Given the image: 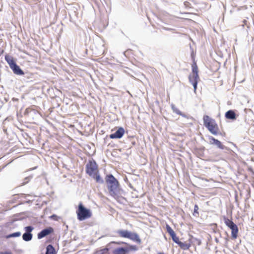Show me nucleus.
Segmentation results:
<instances>
[{
  "instance_id": "28",
  "label": "nucleus",
  "mask_w": 254,
  "mask_h": 254,
  "mask_svg": "<svg viewBox=\"0 0 254 254\" xmlns=\"http://www.w3.org/2000/svg\"><path fill=\"white\" fill-rule=\"evenodd\" d=\"M0 254H12L11 252L6 251L4 252H0Z\"/></svg>"
},
{
  "instance_id": "16",
  "label": "nucleus",
  "mask_w": 254,
  "mask_h": 254,
  "mask_svg": "<svg viewBox=\"0 0 254 254\" xmlns=\"http://www.w3.org/2000/svg\"><path fill=\"white\" fill-rule=\"evenodd\" d=\"M210 140L212 141L211 143L215 144L219 148L221 149H223L224 148V145L222 144V143L218 140V139H215L213 137L211 136L209 138Z\"/></svg>"
},
{
  "instance_id": "23",
  "label": "nucleus",
  "mask_w": 254,
  "mask_h": 254,
  "mask_svg": "<svg viewBox=\"0 0 254 254\" xmlns=\"http://www.w3.org/2000/svg\"><path fill=\"white\" fill-rule=\"evenodd\" d=\"M210 226L213 227V232L214 233H215L216 232V229H217V224H215V223H213V224H210Z\"/></svg>"
},
{
  "instance_id": "9",
  "label": "nucleus",
  "mask_w": 254,
  "mask_h": 254,
  "mask_svg": "<svg viewBox=\"0 0 254 254\" xmlns=\"http://www.w3.org/2000/svg\"><path fill=\"white\" fill-rule=\"evenodd\" d=\"M135 246L131 245L128 248H118L113 251L114 254H127L129 250H136Z\"/></svg>"
},
{
  "instance_id": "24",
  "label": "nucleus",
  "mask_w": 254,
  "mask_h": 254,
  "mask_svg": "<svg viewBox=\"0 0 254 254\" xmlns=\"http://www.w3.org/2000/svg\"><path fill=\"white\" fill-rule=\"evenodd\" d=\"M112 243L116 245L127 244L126 243L124 242H112Z\"/></svg>"
},
{
  "instance_id": "11",
  "label": "nucleus",
  "mask_w": 254,
  "mask_h": 254,
  "mask_svg": "<svg viewBox=\"0 0 254 254\" xmlns=\"http://www.w3.org/2000/svg\"><path fill=\"white\" fill-rule=\"evenodd\" d=\"M166 229L167 232L169 233L170 236L171 237L173 241L175 243L179 245V243L181 241H180L179 237L176 236L175 232L172 229V228L168 224H167L166 225Z\"/></svg>"
},
{
  "instance_id": "29",
  "label": "nucleus",
  "mask_w": 254,
  "mask_h": 254,
  "mask_svg": "<svg viewBox=\"0 0 254 254\" xmlns=\"http://www.w3.org/2000/svg\"><path fill=\"white\" fill-rule=\"evenodd\" d=\"M191 41H192V44H191L190 43H189L190 48H191L192 46H195V42L193 41H192V40H191Z\"/></svg>"
},
{
  "instance_id": "20",
  "label": "nucleus",
  "mask_w": 254,
  "mask_h": 254,
  "mask_svg": "<svg viewBox=\"0 0 254 254\" xmlns=\"http://www.w3.org/2000/svg\"><path fill=\"white\" fill-rule=\"evenodd\" d=\"M20 235H21V233L19 232H15V233L10 234L9 235H6L5 236V238L9 239L11 237H19L20 236Z\"/></svg>"
},
{
  "instance_id": "26",
  "label": "nucleus",
  "mask_w": 254,
  "mask_h": 254,
  "mask_svg": "<svg viewBox=\"0 0 254 254\" xmlns=\"http://www.w3.org/2000/svg\"><path fill=\"white\" fill-rule=\"evenodd\" d=\"M191 59L192 60V63L196 62V61L195 60V54L193 52H192V53L191 54Z\"/></svg>"
},
{
  "instance_id": "7",
  "label": "nucleus",
  "mask_w": 254,
  "mask_h": 254,
  "mask_svg": "<svg viewBox=\"0 0 254 254\" xmlns=\"http://www.w3.org/2000/svg\"><path fill=\"white\" fill-rule=\"evenodd\" d=\"M5 60L15 74L18 75H22L24 74L23 71L15 63V62L12 57L8 55H6L5 56Z\"/></svg>"
},
{
  "instance_id": "19",
  "label": "nucleus",
  "mask_w": 254,
  "mask_h": 254,
  "mask_svg": "<svg viewBox=\"0 0 254 254\" xmlns=\"http://www.w3.org/2000/svg\"><path fill=\"white\" fill-rule=\"evenodd\" d=\"M190 239L191 240V244L193 243V246H200L201 244V241L199 239L191 236Z\"/></svg>"
},
{
  "instance_id": "21",
  "label": "nucleus",
  "mask_w": 254,
  "mask_h": 254,
  "mask_svg": "<svg viewBox=\"0 0 254 254\" xmlns=\"http://www.w3.org/2000/svg\"><path fill=\"white\" fill-rule=\"evenodd\" d=\"M198 206L197 204H195L194 205V211H193V215L194 216H195V214H196L197 215L199 214V213H198Z\"/></svg>"
},
{
  "instance_id": "30",
  "label": "nucleus",
  "mask_w": 254,
  "mask_h": 254,
  "mask_svg": "<svg viewBox=\"0 0 254 254\" xmlns=\"http://www.w3.org/2000/svg\"><path fill=\"white\" fill-rule=\"evenodd\" d=\"M55 217H56V215H52L51 217V218H55Z\"/></svg>"
},
{
  "instance_id": "1",
  "label": "nucleus",
  "mask_w": 254,
  "mask_h": 254,
  "mask_svg": "<svg viewBox=\"0 0 254 254\" xmlns=\"http://www.w3.org/2000/svg\"><path fill=\"white\" fill-rule=\"evenodd\" d=\"M106 182L108 183V187L109 193L115 199L118 198L120 194L119 183L117 179L112 175L107 176Z\"/></svg>"
},
{
  "instance_id": "17",
  "label": "nucleus",
  "mask_w": 254,
  "mask_h": 254,
  "mask_svg": "<svg viewBox=\"0 0 254 254\" xmlns=\"http://www.w3.org/2000/svg\"><path fill=\"white\" fill-rule=\"evenodd\" d=\"M49 27H51L52 29L57 32L58 34H60L62 31V27L60 25L53 23Z\"/></svg>"
},
{
  "instance_id": "2",
  "label": "nucleus",
  "mask_w": 254,
  "mask_h": 254,
  "mask_svg": "<svg viewBox=\"0 0 254 254\" xmlns=\"http://www.w3.org/2000/svg\"><path fill=\"white\" fill-rule=\"evenodd\" d=\"M203 125L212 134L216 135L221 134L219 127L214 119L208 115L203 117Z\"/></svg>"
},
{
  "instance_id": "8",
  "label": "nucleus",
  "mask_w": 254,
  "mask_h": 254,
  "mask_svg": "<svg viewBox=\"0 0 254 254\" xmlns=\"http://www.w3.org/2000/svg\"><path fill=\"white\" fill-rule=\"evenodd\" d=\"M224 220L225 224L231 229L232 231V237L233 239H235L237 238L238 228L237 226L230 219L224 217Z\"/></svg>"
},
{
  "instance_id": "14",
  "label": "nucleus",
  "mask_w": 254,
  "mask_h": 254,
  "mask_svg": "<svg viewBox=\"0 0 254 254\" xmlns=\"http://www.w3.org/2000/svg\"><path fill=\"white\" fill-rule=\"evenodd\" d=\"M178 245L181 249L188 250L191 246V240L189 239L188 242H182L181 241Z\"/></svg>"
},
{
  "instance_id": "3",
  "label": "nucleus",
  "mask_w": 254,
  "mask_h": 254,
  "mask_svg": "<svg viewBox=\"0 0 254 254\" xmlns=\"http://www.w3.org/2000/svg\"><path fill=\"white\" fill-rule=\"evenodd\" d=\"M116 234L118 237L129 239L137 244H140L141 243V240L136 233L131 232L126 230L120 229L116 231Z\"/></svg>"
},
{
  "instance_id": "10",
  "label": "nucleus",
  "mask_w": 254,
  "mask_h": 254,
  "mask_svg": "<svg viewBox=\"0 0 254 254\" xmlns=\"http://www.w3.org/2000/svg\"><path fill=\"white\" fill-rule=\"evenodd\" d=\"M25 233L23 234L22 238L25 241H29L32 239V234L31 233L34 228L32 226H27L24 228Z\"/></svg>"
},
{
  "instance_id": "13",
  "label": "nucleus",
  "mask_w": 254,
  "mask_h": 254,
  "mask_svg": "<svg viewBox=\"0 0 254 254\" xmlns=\"http://www.w3.org/2000/svg\"><path fill=\"white\" fill-rule=\"evenodd\" d=\"M125 134V129L122 127H120L114 133L110 135V138L111 139L121 138Z\"/></svg>"
},
{
  "instance_id": "18",
  "label": "nucleus",
  "mask_w": 254,
  "mask_h": 254,
  "mask_svg": "<svg viewBox=\"0 0 254 254\" xmlns=\"http://www.w3.org/2000/svg\"><path fill=\"white\" fill-rule=\"evenodd\" d=\"M45 254H56L55 249L52 245H49L47 247Z\"/></svg>"
},
{
  "instance_id": "4",
  "label": "nucleus",
  "mask_w": 254,
  "mask_h": 254,
  "mask_svg": "<svg viewBox=\"0 0 254 254\" xmlns=\"http://www.w3.org/2000/svg\"><path fill=\"white\" fill-rule=\"evenodd\" d=\"M86 172L95 179L97 182L101 181L100 176L98 174V166L95 161H89L86 166Z\"/></svg>"
},
{
  "instance_id": "6",
  "label": "nucleus",
  "mask_w": 254,
  "mask_h": 254,
  "mask_svg": "<svg viewBox=\"0 0 254 254\" xmlns=\"http://www.w3.org/2000/svg\"><path fill=\"white\" fill-rule=\"evenodd\" d=\"M76 213L77 219L79 221H83L92 217L91 211L85 208L82 202H80L76 209Z\"/></svg>"
},
{
  "instance_id": "12",
  "label": "nucleus",
  "mask_w": 254,
  "mask_h": 254,
  "mask_svg": "<svg viewBox=\"0 0 254 254\" xmlns=\"http://www.w3.org/2000/svg\"><path fill=\"white\" fill-rule=\"evenodd\" d=\"M54 232V229L52 227H49L47 228L43 229L42 231L40 232L37 235L39 239H42L44 237H46Z\"/></svg>"
},
{
  "instance_id": "22",
  "label": "nucleus",
  "mask_w": 254,
  "mask_h": 254,
  "mask_svg": "<svg viewBox=\"0 0 254 254\" xmlns=\"http://www.w3.org/2000/svg\"><path fill=\"white\" fill-rule=\"evenodd\" d=\"M76 10H77V9L74 7L73 10L71 11V12H69V15L70 17L71 16V14H74L75 15H76L77 12Z\"/></svg>"
},
{
  "instance_id": "25",
  "label": "nucleus",
  "mask_w": 254,
  "mask_h": 254,
  "mask_svg": "<svg viewBox=\"0 0 254 254\" xmlns=\"http://www.w3.org/2000/svg\"><path fill=\"white\" fill-rule=\"evenodd\" d=\"M184 4L186 7H190V5H191L189 1H184Z\"/></svg>"
},
{
  "instance_id": "27",
  "label": "nucleus",
  "mask_w": 254,
  "mask_h": 254,
  "mask_svg": "<svg viewBox=\"0 0 254 254\" xmlns=\"http://www.w3.org/2000/svg\"><path fill=\"white\" fill-rule=\"evenodd\" d=\"M163 29L165 30H167V31H172V30H174L172 28H167V27H163Z\"/></svg>"
},
{
  "instance_id": "5",
  "label": "nucleus",
  "mask_w": 254,
  "mask_h": 254,
  "mask_svg": "<svg viewBox=\"0 0 254 254\" xmlns=\"http://www.w3.org/2000/svg\"><path fill=\"white\" fill-rule=\"evenodd\" d=\"M192 72L189 76V81L193 86L194 91L196 92L197 85L199 80L198 75V68L196 62H193L191 64Z\"/></svg>"
},
{
  "instance_id": "15",
  "label": "nucleus",
  "mask_w": 254,
  "mask_h": 254,
  "mask_svg": "<svg viewBox=\"0 0 254 254\" xmlns=\"http://www.w3.org/2000/svg\"><path fill=\"white\" fill-rule=\"evenodd\" d=\"M225 117L231 120H236V116L235 112L233 110H229L225 113Z\"/></svg>"
}]
</instances>
